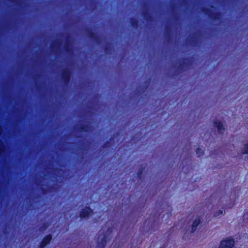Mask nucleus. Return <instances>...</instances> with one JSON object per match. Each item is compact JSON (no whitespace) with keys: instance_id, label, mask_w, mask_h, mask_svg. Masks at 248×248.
<instances>
[{"instance_id":"f257e3e1","label":"nucleus","mask_w":248,"mask_h":248,"mask_svg":"<svg viewBox=\"0 0 248 248\" xmlns=\"http://www.w3.org/2000/svg\"><path fill=\"white\" fill-rule=\"evenodd\" d=\"M108 237L107 235H100L98 238V242L97 245L96 246L97 248H104L108 240Z\"/></svg>"},{"instance_id":"f03ea898","label":"nucleus","mask_w":248,"mask_h":248,"mask_svg":"<svg viewBox=\"0 0 248 248\" xmlns=\"http://www.w3.org/2000/svg\"><path fill=\"white\" fill-rule=\"evenodd\" d=\"M234 244L233 239H227L221 242L218 248H232Z\"/></svg>"},{"instance_id":"7ed1b4c3","label":"nucleus","mask_w":248,"mask_h":248,"mask_svg":"<svg viewBox=\"0 0 248 248\" xmlns=\"http://www.w3.org/2000/svg\"><path fill=\"white\" fill-rule=\"evenodd\" d=\"M51 239H52V236L50 234L45 236L44 237V238L43 239V240L40 244V248H45L48 243H49V242H50Z\"/></svg>"},{"instance_id":"20e7f679","label":"nucleus","mask_w":248,"mask_h":248,"mask_svg":"<svg viewBox=\"0 0 248 248\" xmlns=\"http://www.w3.org/2000/svg\"><path fill=\"white\" fill-rule=\"evenodd\" d=\"M58 170L57 169H52L49 171H46V168L44 169V176L42 178V179H45L46 177L51 176V174H54L57 175Z\"/></svg>"},{"instance_id":"39448f33","label":"nucleus","mask_w":248,"mask_h":248,"mask_svg":"<svg viewBox=\"0 0 248 248\" xmlns=\"http://www.w3.org/2000/svg\"><path fill=\"white\" fill-rule=\"evenodd\" d=\"M92 213H93V211L90 207H86L80 212V217L81 218L89 216Z\"/></svg>"},{"instance_id":"423d86ee","label":"nucleus","mask_w":248,"mask_h":248,"mask_svg":"<svg viewBox=\"0 0 248 248\" xmlns=\"http://www.w3.org/2000/svg\"><path fill=\"white\" fill-rule=\"evenodd\" d=\"M200 222L201 220L199 218L195 219L191 226V232H194L196 230L197 227L200 224Z\"/></svg>"},{"instance_id":"0eeeda50","label":"nucleus","mask_w":248,"mask_h":248,"mask_svg":"<svg viewBox=\"0 0 248 248\" xmlns=\"http://www.w3.org/2000/svg\"><path fill=\"white\" fill-rule=\"evenodd\" d=\"M215 127L217 128V132L219 134L223 133L225 130L224 125H214Z\"/></svg>"},{"instance_id":"6e6552de","label":"nucleus","mask_w":248,"mask_h":248,"mask_svg":"<svg viewBox=\"0 0 248 248\" xmlns=\"http://www.w3.org/2000/svg\"><path fill=\"white\" fill-rule=\"evenodd\" d=\"M76 128H80L82 131H87V129L89 128L88 126H92V125H75Z\"/></svg>"},{"instance_id":"1a4fd4ad","label":"nucleus","mask_w":248,"mask_h":248,"mask_svg":"<svg viewBox=\"0 0 248 248\" xmlns=\"http://www.w3.org/2000/svg\"><path fill=\"white\" fill-rule=\"evenodd\" d=\"M236 198L235 195L234 196H232V198H230V202L228 204L226 205V206H227L228 208H232L234 204V200Z\"/></svg>"},{"instance_id":"9d476101","label":"nucleus","mask_w":248,"mask_h":248,"mask_svg":"<svg viewBox=\"0 0 248 248\" xmlns=\"http://www.w3.org/2000/svg\"><path fill=\"white\" fill-rule=\"evenodd\" d=\"M242 153L243 154L248 155V142L244 144L243 148L242 149Z\"/></svg>"},{"instance_id":"9b49d317","label":"nucleus","mask_w":248,"mask_h":248,"mask_svg":"<svg viewBox=\"0 0 248 248\" xmlns=\"http://www.w3.org/2000/svg\"><path fill=\"white\" fill-rule=\"evenodd\" d=\"M196 154L198 157H201L203 155V151L201 148H197L196 150Z\"/></svg>"},{"instance_id":"f8f14e48","label":"nucleus","mask_w":248,"mask_h":248,"mask_svg":"<svg viewBox=\"0 0 248 248\" xmlns=\"http://www.w3.org/2000/svg\"><path fill=\"white\" fill-rule=\"evenodd\" d=\"M223 214V211L219 210L218 212L215 213L214 215V217H217L220 215H222Z\"/></svg>"},{"instance_id":"ddd939ff","label":"nucleus","mask_w":248,"mask_h":248,"mask_svg":"<svg viewBox=\"0 0 248 248\" xmlns=\"http://www.w3.org/2000/svg\"><path fill=\"white\" fill-rule=\"evenodd\" d=\"M143 170H144V168L142 167H141V168H140L139 169L138 174H137L138 178L141 177V174L142 173Z\"/></svg>"},{"instance_id":"4468645a","label":"nucleus","mask_w":248,"mask_h":248,"mask_svg":"<svg viewBox=\"0 0 248 248\" xmlns=\"http://www.w3.org/2000/svg\"><path fill=\"white\" fill-rule=\"evenodd\" d=\"M48 227V224H44L43 226H42L40 227V230L41 231L45 230H46L47 228Z\"/></svg>"},{"instance_id":"2eb2a0df","label":"nucleus","mask_w":248,"mask_h":248,"mask_svg":"<svg viewBox=\"0 0 248 248\" xmlns=\"http://www.w3.org/2000/svg\"><path fill=\"white\" fill-rule=\"evenodd\" d=\"M4 151V148L3 146V145H0V155L3 153V152Z\"/></svg>"},{"instance_id":"dca6fc26","label":"nucleus","mask_w":248,"mask_h":248,"mask_svg":"<svg viewBox=\"0 0 248 248\" xmlns=\"http://www.w3.org/2000/svg\"><path fill=\"white\" fill-rule=\"evenodd\" d=\"M1 125H0V136L1 134L2 131V127H1ZM0 145H2V142L1 140H0Z\"/></svg>"},{"instance_id":"f3484780","label":"nucleus","mask_w":248,"mask_h":248,"mask_svg":"<svg viewBox=\"0 0 248 248\" xmlns=\"http://www.w3.org/2000/svg\"><path fill=\"white\" fill-rule=\"evenodd\" d=\"M35 183L37 185H42L43 186V185L42 184V181H40V182H38L37 180L35 181Z\"/></svg>"},{"instance_id":"a211bd4d","label":"nucleus","mask_w":248,"mask_h":248,"mask_svg":"<svg viewBox=\"0 0 248 248\" xmlns=\"http://www.w3.org/2000/svg\"><path fill=\"white\" fill-rule=\"evenodd\" d=\"M108 232H109V234H110L112 232V229L111 228L108 229Z\"/></svg>"},{"instance_id":"6ab92c4d","label":"nucleus","mask_w":248,"mask_h":248,"mask_svg":"<svg viewBox=\"0 0 248 248\" xmlns=\"http://www.w3.org/2000/svg\"><path fill=\"white\" fill-rule=\"evenodd\" d=\"M247 215H247V213H244V217L245 218H248V217H247Z\"/></svg>"},{"instance_id":"aec40b11","label":"nucleus","mask_w":248,"mask_h":248,"mask_svg":"<svg viewBox=\"0 0 248 248\" xmlns=\"http://www.w3.org/2000/svg\"><path fill=\"white\" fill-rule=\"evenodd\" d=\"M108 143H107V144H105V146H106V147L108 146Z\"/></svg>"},{"instance_id":"412c9836","label":"nucleus","mask_w":248,"mask_h":248,"mask_svg":"<svg viewBox=\"0 0 248 248\" xmlns=\"http://www.w3.org/2000/svg\"><path fill=\"white\" fill-rule=\"evenodd\" d=\"M214 124H217V123H215Z\"/></svg>"}]
</instances>
